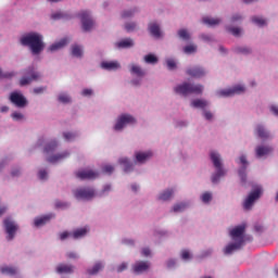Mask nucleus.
Instances as JSON below:
<instances>
[{"instance_id":"09e8293b","label":"nucleus","mask_w":278,"mask_h":278,"mask_svg":"<svg viewBox=\"0 0 278 278\" xmlns=\"http://www.w3.org/2000/svg\"><path fill=\"white\" fill-rule=\"evenodd\" d=\"M51 18H53V21H60V18H66V14L56 12L51 15Z\"/></svg>"},{"instance_id":"680f3d73","label":"nucleus","mask_w":278,"mask_h":278,"mask_svg":"<svg viewBox=\"0 0 278 278\" xmlns=\"http://www.w3.org/2000/svg\"><path fill=\"white\" fill-rule=\"evenodd\" d=\"M81 94L83 97H92V89H84Z\"/></svg>"},{"instance_id":"69168bd1","label":"nucleus","mask_w":278,"mask_h":278,"mask_svg":"<svg viewBox=\"0 0 278 278\" xmlns=\"http://www.w3.org/2000/svg\"><path fill=\"white\" fill-rule=\"evenodd\" d=\"M142 255H144V257H149V255H151V250H149V248H144L142 250Z\"/></svg>"},{"instance_id":"0eeeda50","label":"nucleus","mask_w":278,"mask_h":278,"mask_svg":"<svg viewBox=\"0 0 278 278\" xmlns=\"http://www.w3.org/2000/svg\"><path fill=\"white\" fill-rule=\"evenodd\" d=\"M260 197H262V188L257 187L245 199L243 203L244 210H251V207H253V203H255Z\"/></svg>"},{"instance_id":"f3484780","label":"nucleus","mask_w":278,"mask_h":278,"mask_svg":"<svg viewBox=\"0 0 278 278\" xmlns=\"http://www.w3.org/2000/svg\"><path fill=\"white\" fill-rule=\"evenodd\" d=\"M51 218H55V215L50 213L41 217H37L35 218L34 225L35 227H42V225H47Z\"/></svg>"},{"instance_id":"bf43d9fd","label":"nucleus","mask_w":278,"mask_h":278,"mask_svg":"<svg viewBox=\"0 0 278 278\" xmlns=\"http://www.w3.org/2000/svg\"><path fill=\"white\" fill-rule=\"evenodd\" d=\"M131 16H134V12L132 11H124L122 13V18H129Z\"/></svg>"},{"instance_id":"052dcab7","label":"nucleus","mask_w":278,"mask_h":278,"mask_svg":"<svg viewBox=\"0 0 278 278\" xmlns=\"http://www.w3.org/2000/svg\"><path fill=\"white\" fill-rule=\"evenodd\" d=\"M204 118L206 121H212V118H214V114H212L210 111H204Z\"/></svg>"},{"instance_id":"b1692460","label":"nucleus","mask_w":278,"mask_h":278,"mask_svg":"<svg viewBox=\"0 0 278 278\" xmlns=\"http://www.w3.org/2000/svg\"><path fill=\"white\" fill-rule=\"evenodd\" d=\"M68 155H71V153L68 152H63L61 154H56V155H52L50 157H48V162H50V164H55L56 162H60L61 160H65V157H68Z\"/></svg>"},{"instance_id":"e2e57ef3","label":"nucleus","mask_w":278,"mask_h":278,"mask_svg":"<svg viewBox=\"0 0 278 278\" xmlns=\"http://www.w3.org/2000/svg\"><path fill=\"white\" fill-rule=\"evenodd\" d=\"M123 270H127V265H126V263H122V264L117 267V273H123Z\"/></svg>"},{"instance_id":"39448f33","label":"nucleus","mask_w":278,"mask_h":278,"mask_svg":"<svg viewBox=\"0 0 278 278\" xmlns=\"http://www.w3.org/2000/svg\"><path fill=\"white\" fill-rule=\"evenodd\" d=\"M73 194L78 201H90V199H94V189L90 187H80L74 190Z\"/></svg>"},{"instance_id":"49530a36","label":"nucleus","mask_w":278,"mask_h":278,"mask_svg":"<svg viewBox=\"0 0 278 278\" xmlns=\"http://www.w3.org/2000/svg\"><path fill=\"white\" fill-rule=\"evenodd\" d=\"M60 103H71V97H68L66 93H61L59 96Z\"/></svg>"},{"instance_id":"bb28decb","label":"nucleus","mask_w":278,"mask_h":278,"mask_svg":"<svg viewBox=\"0 0 278 278\" xmlns=\"http://www.w3.org/2000/svg\"><path fill=\"white\" fill-rule=\"evenodd\" d=\"M68 38H63L61 39L59 42L50 46L49 50L50 51H58L59 49H63V47H66V45L68 43Z\"/></svg>"},{"instance_id":"20e7f679","label":"nucleus","mask_w":278,"mask_h":278,"mask_svg":"<svg viewBox=\"0 0 278 278\" xmlns=\"http://www.w3.org/2000/svg\"><path fill=\"white\" fill-rule=\"evenodd\" d=\"M40 73L36 72L34 66H29L24 71V76L20 79V86H29L31 81H38Z\"/></svg>"},{"instance_id":"4be33fe9","label":"nucleus","mask_w":278,"mask_h":278,"mask_svg":"<svg viewBox=\"0 0 278 278\" xmlns=\"http://www.w3.org/2000/svg\"><path fill=\"white\" fill-rule=\"evenodd\" d=\"M149 157H153V152L148 151V152H137L136 153V160L140 164H144V161L149 160Z\"/></svg>"},{"instance_id":"0e129e2a","label":"nucleus","mask_w":278,"mask_h":278,"mask_svg":"<svg viewBox=\"0 0 278 278\" xmlns=\"http://www.w3.org/2000/svg\"><path fill=\"white\" fill-rule=\"evenodd\" d=\"M39 179H47V170L41 169L39 170Z\"/></svg>"},{"instance_id":"4d7b16f0","label":"nucleus","mask_w":278,"mask_h":278,"mask_svg":"<svg viewBox=\"0 0 278 278\" xmlns=\"http://www.w3.org/2000/svg\"><path fill=\"white\" fill-rule=\"evenodd\" d=\"M181 258L182 260H190V252L188 250L181 251Z\"/></svg>"},{"instance_id":"7c9ffc66","label":"nucleus","mask_w":278,"mask_h":278,"mask_svg":"<svg viewBox=\"0 0 278 278\" xmlns=\"http://www.w3.org/2000/svg\"><path fill=\"white\" fill-rule=\"evenodd\" d=\"M202 22L204 25H208L210 27H214V25H220V18L203 17Z\"/></svg>"},{"instance_id":"79ce46f5","label":"nucleus","mask_w":278,"mask_h":278,"mask_svg":"<svg viewBox=\"0 0 278 278\" xmlns=\"http://www.w3.org/2000/svg\"><path fill=\"white\" fill-rule=\"evenodd\" d=\"M227 31H229V34H232V36H240L242 29L240 27H228Z\"/></svg>"},{"instance_id":"a19ab883","label":"nucleus","mask_w":278,"mask_h":278,"mask_svg":"<svg viewBox=\"0 0 278 278\" xmlns=\"http://www.w3.org/2000/svg\"><path fill=\"white\" fill-rule=\"evenodd\" d=\"M184 52L187 53L188 55H190V53L197 52V46H194V45L186 46L184 48Z\"/></svg>"},{"instance_id":"864d4df0","label":"nucleus","mask_w":278,"mask_h":278,"mask_svg":"<svg viewBox=\"0 0 278 278\" xmlns=\"http://www.w3.org/2000/svg\"><path fill=\"white\" fill-rule=\"evenodd\" d=\"M126 31H135L136 30V23H127L125 25Z\"/></svg>"},{"instance_id":"1a4fd4ad","label":"nucleus","mask_w":278,"mask_h":278,"mask_svg":"<svg viewBox=\"0 0 278 278\" xmlns=\"http://www.w3.org/2000/svg\"><path fill=\"white\" fill-rule=\"evenodd\" d=\"M80 21L84 31H90V29L94 27V21H92V17H90V12L88 11H83L80 13Z\"/></svg>"},{"instance_id":"8fccbe9b","label":"nucleus","mask_w":278,"mask_h":278,"mask_svg":"<svg viewBox=\"0 0 278 278\" xmlns=\"http://www.w3.org/2000/svg\"><path fill=\"white\" fill-rule=\"evenodd\" d=\"M166 63H167V68H168L169 71H174V68H177V63L175 62V60L168 59V60L166 61Z\"/></svg>"},{"instance_id":"4c0bfd02","label":"nucleus","mask_w":278,"mask_h":278,"mask_svg":"<svg viewBox=\"0 0 278 278\" xmlns=\"http://www.w3.org/2000/svg\"><path fill=\"white\" fill-rule=\"evenodd\" d=\"M146 64H157V56L154 54H148L144 56Z\"/></svg>"},{"instance_id":"37998d69","label":"nucleus","mask_w":278,"mask_h":278,"mask_svg":"<svg viewBox=\"0 0 278 278\" xmlns=\"http://www.w3.org/2000/svg\"><path fill=\"white\" fill-rule=\"evenodd\" d=\"M186 207H188V204L179 203V204L174 205L173 212H184V210H186Z\"/></svg>"},{"instance_id":"de8ad7c7","label":"nucleus","mask_w":278,"mask_h":278,"mask_svg":"<svg viewBox=\"0 0 278 278\" xmlns=\"http://www.w3.org/2000/svg\"><path fill=\"white\" fill-rule=\"evenodd\" d=\"M102 173H105L106 175H112L114 173V166H112V165H104L102 167Z\"/></svg>"},{"instance_id":"72a5a7b5","label":"nucleus","mask_w":278,"mask_h":278,"mask_svg":"<svg viewBox=\"0 0 278 278\" xmlns=\"http://www.w3.org/2000/svg\"><path fill=\"white\" fill-rule=\"evenodd\" d=\"M130 73H134V75H137V77H144V71L138 65H132Z\"/></svg>"},{"instance_id":"603ef678","label":"nucleus","mask_w":278,"mask_h":278,"mask_svg":"<svg viewBox=\"0 0 278 278\" xmlns=\"http://www.w3.org/2000/svg\"><path fill=\"white\" fill-rule=\"evenodd\" d=\"M14 77V73H3L1 70H0V79H10Z\"/></svg>"},{"instance_id":"ddd939ff","label":"nucleus","mask_w":278,"mask_h":278,"mask_svg":"<svg viewBox=\"0 0 278 278\" xmlns=\"http://www.w3.org/2000/svg\"><path fill=\"white\" fill-rule=\"evenodd\" d=\"M76 177L81 180L97 179V177H99V172H94L92 169H83V170L76 172Z\"/></svg>"},{"instance_id":"a211bd4d","label":"nucleus","mask_w":278,"mask_h":278,"mask_svg":"<svg viewBox=\"0 0 278 278\" xmlns=\"http://www.w3.org/2000/svg\"><path fill=\"white\" fill-rule=\"evenodd\" d=\"M240 162L242 164V168L239 169V176L241 181H247V166H249V162L247 161V156L241 155Z\"/></svg>"},{"instance_id":"6e6552de","label":"nucleus","mask_w":278,"mask_h":278,"mask_svg":"<svg viewBox=\"0 0 278 278\" xmlns=\"http://www.w3.org/2000/svg\"><path fill=\"white\" fill-rule=\"evenodd\" d=\"M4 229L7 232V240H14V236L16 231H18V225H16L12 219L5 218L4 219Z\"/></svg>"},{"instance_id":"412c9836","label":"nucleus","mask_w":278,"mask_h":278,"mask_svg":"<svg viewBox=\"0 0 278 278\" xmlns=\"http://www.w3.org/2000/svg\"><path fill=\"white\" fill-rule=\"evenodd\" d=\"M255 151L257 157H264V155H269V153H273V148L258 146Z\"/></svg>"},{"instance_id":"c756f323","label":"nucleus","mask_w":278,"mask_h":278,"mask_svg":"<svg viewBox=\"0 0 278 278\" xmlns=\"http://www.w3.org/2000/svg\"><path fill=\"white\" fill-rule=\"evenodd\" d=\"M256 134H257L258 138H262V140H266L270 137L268 131H266V129L262 125H258L256 127Z\"/></svg>"},{"instance_id":"338daca9","label":"nucleus","mask_w":278,"mask_h":278,"mask_svg":"<svg viewBox=\"0 0 278 278\" xmlns=\"http://www.w3.org/2000/svg\"><path fill=\"white\" fill-rule=\"evenodd\" d=\"M236 21H242V16H241V15H238V14L233 15V16L231 17V23H236Z\"/></svg>"},{"instance_id":"6ab92c4d","label":"nucleus","mask_w":278,"mask_h":278,"mask_svg":"<svg viewBox=\"0 0 278 278\" xmlns=\"http://www.w3.org/2000/svg\"><path fill=\"white\" fill-rule=\"evenodd\" d=\"M148 29L154 38H162V30H160V25L157 23H150Z\"/></svg>"},{"instance_id":"dca6fc26","label":"nucleus","mask_w":278,"mask_h":278,"mask_svg":"<svg viewBox=\"0 0 278 278\" xmlns=\"http://www.w3.org/2000/svg\"><path fill=\"white\" fill-rule=\"evenodd\" d=\"M101 68H104V71H118L121 63H118V61H103Z\"/></svg>"},{"instance_id":"7ed1b4c3","label":"nucleus","mask_w":278,"mask_h":278,"mask_svg":"<svg viewBox=\"0 0 278 278\" xmlns=\"http://www.w3.org/2000/svg\"><path fill=\"white\" fill-rule=\"evenodd\" d=\"M211 160L213 162V166L216 168V173L212 175V182L218 184L220 181V177H225V170L223 169V162L220 161V154L216 152H211Z\"/></svg>"},{"instance_id":"f03ea898","label":"nucleus","mask_w":278,"mask_h":278,"mask_svg":"<svg viewBox=\"0 0 278 278\" xmlns=\"http://www.w3.org/2000/svg\"><path fill=\"white\" fill-rule=\"evenodd\" d=\"M176 94H182V97H188V94H201L203 92L202 85H194L190 83H184L174 88Z\"/></svg>"},{"instance_id":"c85d7f7f","label":"nucleus","mask_w":278,"mask_h":278,"mask_svg":"<svg viewBox=\"0 0 278 278\" xmlns=\"http://www.w3.org/2000/svg\"><path fill=\"white\" fill-rule=\"evenodd\" d=\"M192 108H199L200 110H205L208 103L206 100L195 99L191 102Z\"/></svg>"},{"instance_id":"f8f14e48","label":"nucleus","mask_w":278,"mask_h":278,"mask_svg":"<svg viewBox=\"0 0 278 278\" xmlns=\"http://www.w3.org/2000/svg\"><path fill=\"white\" fill-rule=\"evenodd\" d=\"M244 92V87L237 85L231 89H223L217 91L218 97H233V94H242Z\"/></svg>"},{"instance_id":"9b49d317","label":"nucleus","mask_w":278,"mask_h":278,"mask_svg":"<svg viewBox=\"0 0 278 278\" xmlns=\"http://www.w3.org/2000/svg\"><path fill=\"white\" fill-rule=\"evenodd\" d=\"M10 101L15 105L16 108H25L27 105V99L23 97V93L21 92H12L10 94Z\"/></svg>"},{"instance_id":"2eb2a0df","label":"nucleus","mask_w":278,"mask_h":278,"mask_svg":"<svg viewBox=\"0 0 278 278\" xmlns=\"http://www.w3.org/2000/svg\"><path fill=\"white\" fill-rule=\"evenodd\" d=\"M242 247H244V240L243 239H241L240 241H237L235 243L228 244L225 248L224 253H225V255H231V253H233V251H238V250L242 249Z\"/></svg>"},{"instance_id":"58836bf2","label":"nucleus","mask_w":278,"mask_h":278,"mask_svg":"<svg viewBox=\"0 0 278 278\" xmlns=\"http://www.w3.org/2000/svg\"><path fill=\"white\" fill-rule=\"evenodd\" d=\"M102 268L103 264L97 263L92 269H88V275H97V273H99V270H101Z\"/></svg>"},{"instance_id":"393cba45","label":"nucleus","mask_w":278,"mask_h":278,"mask_svg":"<svg viewBox=\"0 0 278 278\" xmlns=\"http://www.w3.org/2000/svg\"><path fill=\"white\" fill-rule=\"evenodd\" d=\"M118 163L122 164V166H124L125 173H131V170H134V164L129 162V159L127 157L119 159Z\"/></svg>"},{"instance_id":"3c124183","label":"nucleus","mask_w":278,"mask_h":278,"mask_svg":"<svg viewBox=\"0 0 278 278\" xmlns=\"http://www.w3.org/2000/svg\"><path fill=\"white\" fill-rule=\"evenodd\" d=\"M63 136H64L65 140H67V142H71V140H75L77 135H75L73 132H64Z\"/></svg>"},{"instance_id":"9d476101","label":"nucleus","mask_w":278,"mask_h":278,"mask_svg":"<svg viewBox=\"0 0 278 278\" xmlns=\"http://www.w3.org/2000/svg\"><path fill=\"white\" fill-rule=\"evenodd\" d=\"M245 230H247V225H244V224L239 225L230 230V232H229L230 238L235 241L238 240V242H240V240H243V244H244V231Z\"/></svg>"},{"instance_id":"aec40b11","label":"nucleus","mask_w":278,"mask_h":278,"mask_svg":"<svg viewBox=\"0 0 278 278\" xmlns=\"http://www.w3.org/2000/svg\"><path fill=\"white\" fill-rule=\"evenodd\" d=\"M149 270V263L148 262H137L134 265V273H136L137 275H140V273H144Z\"/></svg>"},{"instance_id":"ea45409f","label":"nucleus","mask_w":278,"mask_h":278,"mask_svg":"<svg viewBox=\"0 0 278 278\" xmlns=\"http://www.w3.org/2000/svg\"><path fill=\"white\" fill-rule=\"evenodd\" d=\"M252 23H255V25H258V27H264V25H266V20L254 16L252 17Z\"/></svg>"},{"instance_id":"2f4dec72","label":"nucleus","mask_w":278,"mask_h":278,"mask_svg":"<svg viewBox=\"0 0 278 278\" xmlns=\"http://www.w3.org/2000/svg\"><path fill=\"white\" fill-rule=\"evenodd\" d=\"M0 270L2 275H11V277L16 275V273H18V270L15 267H10V266L1 267Z\"/></svg>"},{"instance_id":"4468645a","label":"nucleus","mask_w":278,"mask_h":278,"mask_svg":"<svg viewBox=\"0 0 278 278\" xmlns=\"http://www.w3.org/2000/svg\"><path fill=\"white\" fill-rule=\"evenodd\" d=\"M187 75H189V77H194L197 79L201 78V77H205V70L201 66H194V67H189L186 71Z\"/></svg>"},{"instance_id":"5701e85b","label":"nucleus","mask_w":278,"mask_h":278,"mask_svg":"<svg viewBox=\"0 0 278 278\" xmlns=\"http://www.w3.org/2000/svg\"><path fill=\"white\" fill-rule=\"evenodd\" d=\"M115 47H117V49H129V48L134 47V40L130 38L123 39V40L116 42Z\"/></svg>"},{"instance_id":"423d86ee","label":"nucleus","mask_w":278,"mask_h":278,"mask_svg":"<svg viewBox=\"0 0 278 278\" xmlns=\"http://www.w3.org/2000/svg\"><path fill=\"white\" fill-rule=\"evenodd\" d=\"M136 123V118L129 114H123L118 117L114 129L115 131H121L124 129L126 125H134Z\"/></svg>"},{"instance_id":"473e14b6","label":"nucleus","mask_w":278,"mask_h":278,"mask_svg":"<svg viewBox=\"0 0 278 278\" xmlns=\"http://www.w3.org/2000/svg\"><path fill=\"white\" fill-rule=\"evenodd\" d=\"M173 194L174 191L172 189H167L160 194L159 199L160 201H168L173 197Z\"/></svg>"},{"instance_id":"13d9d810","label":"nucleus","mask_w":278,"mask_h":278,"mask_svg":"<svg viewBox=\"0 0 278 278\" xmlns=\"http://www.w3.org/2000/svg\"><path fill=\"white\" fill-rule=\"evenodd\" d=\"M70 236H73V233L68 231H64L60 233V240H66V238H70Z\"/></svg>"},{"instance_id":"f704fd0d","label":"nucleus","mask_w":278,"mask_h":278,"mask_svg":"<svg viewBox=\"0 0 278 278\" xmlns=\"http://www.w3.org/2000/svg\"><path fill=\"white\" fill-rule=\"evenodd\" d=\"M72 55H74V58H81V55H84V50L79 46H73Z\"/></svg>"},{"instance_id":"e433bc0d","label":"nucleus","mask_w":278,"mask_h":278,"mask_svg":"<svg viewBox=\"0 0 278 278\" xmlns=\"http://www.w3.org/2000/svg\"><path fill=\"white\" fill-rule=\"evenodd\" d=\"M58 149V141H52L48 143L45 148V153H51Z\"/></svg>"},{"instance_id":"774afa93","label":"nucleus","mask_w":278,"mask_h":278,"mask_svg":"<svg viewBox=\"0 0 278 278\" xmlns=\"http://www.w3.org/2000/svg\"><path fill=\"white\" fill-rule=\"evenodd\" d=\"M270 110H271L273 114H275V116H278V108L277 106L273 105L270 108Z\"/></svg>"},{"instance_id":"f257e3e1","label":"nucleus","mask_w":278,"mask_h":278,"mask_svg":"<svg viewBox=\"0 0 278 278\" xmlns=\"http://www.w3.org/2000/svg\"><path fill=\"white\" fill-rule=\"evenodd\" d=\"M20 42L23 47H28L33 55H39L45 51V41L42 35L38 33H28L21 37Z\"/></svg>"},{"instance_id":"a878e982","label":"nucleus","mask_w":278,"mask_h":278,"mask_svg":"<svg viewBox=\"0 0 278 278\" xmlns=\"http://www.w3.org/2000/svg\"><path fill=\"white\" fill-rule=\"evenodd\" d=\"M74 270V267L73 265H66V264H60L58 267H56V273H59L60 275L62 274H71L73 273Z\"/></svg>"},{"instance_id":"cd10ccee","label":"nucleus","mask_w":278,"mask_h":278,"mask_svg":"<svg viewBox=\"0 0 278 278\" xmlns=\"http://www.w3.org/2000/svg\"><path fill=\"white\" fill-rule=\"evenodd\" d=\"M86 233H88V228H78L72 232V238H74V240H79V238H84Z\"/></svg>"},{"instance_id":"a18cd8bd","label":"nucleus","mask_w":278,"mask_h":278,"mask_svg":"<svg viewBox=\"0 0 278 278\" xmlns=\"http://www.w3.org/2000/svg\"><path fill=\"white\" fill-rule=\"evenodd\" d=\"M202 203H210L212 201V193L211 192H204L201 197Z\"/></svg>"},{"instance_id":"c9c22d12","label":"nucleus","mask_w":278,"mask_h":278,"mask_svg":"<svg viewBox=\"0 0 278 278\" xmlns=\"http://www.w3.org/2000/svg\"><path fill=\"white\" fill-rule=\"evenodd\" d=\"M178 37L181 40H190V33L186 28H181L178 30Z\"/></svg>"},{"instance_id":"c03bdc74","label":"nucleus","mask_w":278,"mask_h":278,"mask_svg":"<svg viewBox=\"0 0 278 278\" xmlns=\"http://www.w3.org/2000/svg\"><path fill=\"white\" fill-rule=\"evenodd\" d=\"M236 52L242 53L243 55H249V53H251V49L247 47H239V48H236Z\"/></svg>"},{"instance_id":"5fc2aeb1","label":"nucleus","mask_w":278,"mask_h":278,"mask_svg":"<svg viewBox=\"0 0 278 278\" xmlns=\"http://www.w3.org/2000/svg\"><path fill=\"white\" fill-rule=\"evenodd\" d=\"M13 121H23L24 116L23 113L15 112L12 114Z\"/></svg>"},{"instance_id":"6e6d98bb","label":"nucleus","mask_w":278,"mask_h":278,"mask_svg":"<svg viewBox=\"0 0 278 278\" xmlns=\"http://www.w3.org/2000/svg\"><path fill=\"white\" fill-rule=\"evenodd\" d=\"M45 90H47V87H36L33 92L34 94H42V92H45Z\"/></svg>"}]
</instances>
